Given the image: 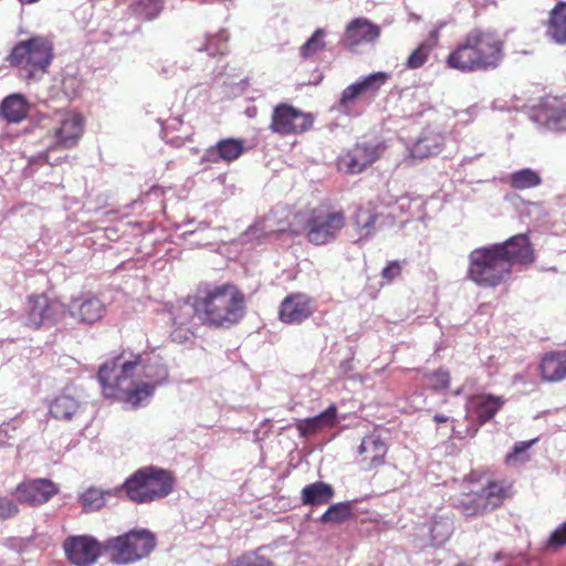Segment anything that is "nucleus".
<instances>
[{
    "label": "nucleus",
    "mask_w": 566,
    "mask_h": 566,
    "mask_svg": "<svg viewBox=\"0 0 566 566\" xmlns=\"http://www.w3.org/2000/svg\"><path fill=\"white\" fill-rule=\"evenodd\" d=\"M136 368L134 361H126L124 353L101 365L97 378L104 396L117 398L134 409L148 403L156 389L134 376Z\"/></svg>",
    "instance_id": "1"
},
{
    "label": "nucleus",
    "mask_w": 566,
    "mask_h": 566,
    "mask_svg": "<svg viewBox=\"0 0 566 566\" xmlns=\"http://www.w3.org/2000/svg\"><path fill=\"white\" fill-rule=\"evenodd\" d=\"M191 311L205 325L230 328L245 315V296L233 284L216 285L196 298Z\"/></svg>",
    "instance_id": "2"
},
{
    "label": "nucleus",
    "mask_w": 566,
    "mask_h": 566,
    "mask_svg": "<svg viewBox=\"0 0 566 566\" xmlns=\"http://www.w3.org/2000/svg\"><path fill=\"white\" fill-rule=\"evenodd\" d=\"M174 486L175 478L169 471L149 465L130 474L122 485L115 488V494L124 493L129 501L145 504L165 499Z\"/></svg>",
    "instance_id": "3"
},
{
    "label": "nucleus",
    "mask_w": 566,
    "mask_h": 566,
    "mask_svg": "<svg viewBox=\"0 0 566 566\" xmlns=\"http://www.w3.org/2000/svg\"><path fill=\"white\" fill-rule=\"evenodd\" d=\"M447 63L462 72L486 70L495 64V33L491 30L474 29L463 43L452 51Z\"/></svg>",
    "instance_id": "4"
},
{
    "label": "nucleus",
    "mask_w": 566,
    "mask_h": 566,
    "mask_svg": "<svg viewBox=\"0 0 566 566\" xmlns=\"http://www.w3.org/2000/svg\"><path fill=\"white\" fill-rule=\"evenodd\" d=\"M104 553L117 565H128L147 557L156 547V536L149 530L134 528L104 542Z\"/></svg>",
    "instance_id": "5"
},
{
    "label": "nucleus",
    "mask_w": 566,
    "mask_h": 566,
    "mask_svg": "<svg viewBox=\"0 0 566 566\" xmlns=\"http://www.w3.org/2000/svg\"><path fill=\"white\" fill-rule=\"evenodd\" d=\"M53 60V43L46 36H32L17 43L9 56L12 65L20 66L21 76L31 80L45 73Z\"/></svg>",
    "instance_id": "6"
},
{
    "label": "nucleus",
    "mask_w": 566,
    "mask_h": 566,
    "mask_svg": "<svg viewBox=\"0 0 566 566\" xmlns=\"http://www.w3.org/2000/svg\"><path fill=\"white\" fill-rule=\"evenodd\" d=\"M535 261L534 249L526 234H517L497 243V285L512 279V266H526Z\"/></svg>",
    "instance_id": "7"
},
{
    "label": "nucleus",
    "mask_w": 566,
    "mask_h": 566,
    "mask_svg": "<svg viewBox=\"0 0 566 566\" xmlns=\"http://www.w3.org/2000/svg\"><path fill=\"white\" fill-rule=\"evenodd\" d=\"M65 314L66 306L62 302L41 294L28 297L24 313L20 318L23 325L38 329L41 326L55 325Z\"/></svg>",
    "instance_id": "8"
},
{
    "label": "nucleus",
    "mask_w": 566,
    "mask_h": 566,
    "mask_svg": "<svg viewBox=\"0 0 566 566\" xmlns=\"http://www.w3.org/2000/svg\"><path fill=\"white\" fill-rule=\"evenodd\" d=\"M470 483L472 486L468 488L455 501V506L467 516H473L484 513L489 507L493 510L495 503V482L490 478L481 475L475 479V473L471 474Z\"/></svg>",
    "instance_id": "9"
},
{
    "label": "nucleus",
    "mask_w": 566,
    "mask_h": 566,
    "mask_svg": "<svg viewBox=\"0 0 566 566\" xmlns=\"http://www.w3.org/2000/svg\"><path fill=\"white\" fill-rule=\"evenodd\" d=\"M530 119L552 132H566V99L545 96L532 106Z\"/></svg>",
    "instance_id": "10"
},
{
    "label": "nucleus",
    "mask_w": 566,
    "mask_h": 566,
    "mask_svg": "<svg viewBox=\"0 0 566 566\" xmlns=\"http://www.w3.org/2000/svg\"><path fill=\"white\" fill-rule=\"evenodd\" d=\"M345 226L343 211L315 212L307 221V239L310 242L321 245L335 240L337 233Z\"/></svg>",
    "instance_id": "11"
},
{
    "label": "nucleus",
    "mask_w": 566,
    "mask_h": 566,
    "mask_svg": "<svg viewBox=\"0 0 566 566\" xmlns=\"http://www.w3.org/2000/svg\"><path fill=\"white\" fill-rule=\"evenodd\" d=\"M312 125L313 117L311 114L282 103L273 109L270 128L276 134L290 135L306 132Z\"/></svg>",
    "instance_id": "12"
},
{
    "label": "nucleus",
    "mask_w": 566,
    "mask_h": 566,
    "mask_svg": "<svg viewBox=\"0 0 566 566\" xmlns=\"http://www.w3.org/2000/svg\"><path fill=\"white\" fill-rule=\"evenodd\" d=\"M103 545L91 535H72L63 542L65 555L75 566L94 564L104 552Z\"/></svg>",
    "instance_id": "13"
},
{
    "label": "nucleus",
    "mask_w": 566,
    "mask_h": 566,
    "mask_svg": "<svg viewBox=\"0 0 566 566\" xmlns=\"http://www.w3.org/2000/svg\"><path fill=\"white\" fill-rule=\"evenodd\" d=\"M468 279L481 286L495 285V243L469 254Z\"/></svg>",
    "instance_id": "14"
},
{
    "label": "nucleus",
    "mask_w": 566,
    "mask_h": 566,
    "mask_svg": "<svg viewBox=\"0 0 566 566\" xmlns=\"http://www.w3.org/2000/svg\"><path fill=\"white\" fill-rule=\"evenodd\" d=\"M386 145L380 140L357 143L342 159V164L350 174H360L384 154Z\"/></svg>",
    "instance_id": "15"
},
{
    "label": "nucleus",
    "mask_w": 566,
    "mask_h": 566,
    "mask_svg": "<svg viewBox=\"0 0 566 566\" xmlns=\"http://www.w3.org/2000/svg\"><path fill=\"white\" fill-rule=\"evenodd\" d=\"M126 361H134L137 368L134 376L147 385L157 387L168 380L169 371L166 364L158 356L143 358L140 355H126Z\"/></svg>",
    "instance_id": "16"
},
{
    "label": "nucleus",
    "mask_w": 566,
    "mask_h": 566,
    "mask_svg": "<svg viewBox=\"0 0 566 566\" xmlns=\"http://www.w3.org/2000/svg\"><path fill=\"white\" fill-rule=\"evenodd\" d=\"M315 312L314 301L303 293L287 295L280 305L279 318L289 325H300Z\"/></svg>",
    "instance_id": "17"
},
{
    "label": "nucleus",
    "mask_w": 566,
    "mask_h": 566,
    "mask_svg": "<svg viewBox=\"0 0 566 566\" xmlns=\"http://www.w3.org/2000/svg\"><path fill=\"white\" fill-rule=\"evenodd\" d=\"M59 492V486L49 479H32L20 483L15 495L20 503L32 506L50 501Z\"/></svg>",
    "instance_id": "18"
},
{
    "label": "nucleus",
    "mask_w": 566,
    "mask_h": 566,
    "mask_svg": "<svg viewBox=\"0 0 566 566\" xmlns=\"http://www.w3.org/2000/svg\"><path fill=\"white\" fill-rule=\"evenodd\" d=\"M389 75L386 72H375L360 77L355 83L347 86L339 98V111L346 112L348 106L359 96L369 94L375 95L384 86Z\"/></svg>",
    "instance_id": "19"
},
{
    "label": "nucleus",
    "mask_w": 566,
    "mask_h": 566,
    "mask_svg": "<svg viewBox=\"0 0 566 566\" xmlns=\"http://www.w3.org/2000/svg\"><path fill=\"white\" fill-rule=\"evenodd\" d=\"M84 129V119L77 113H66L53 129V144L55 147L69 149L74 147Z\"/></svg>",
    "instance_id": "20"
},
{
    "label": "nucleus",
    "mask_w": 566,
    "mask_h": 566,
    "mask_svg": "<svg viewBox=\"0 0 566 566\" xmlns=\"http://www.w3.org/2000/svg\"><path fill=\"white\" fill-rule=\"evenodd\" d=\"M244 150L243 142L237 138H224L216 145L207 148L200 157V165L205 170L212 165L224 161L230 163L238 159Z\"/></svg>",
    "instance_id": "21"
},
{
    "label": "nucleus",
    "mask_w": 566,
    "mask_h": 566,
    "mask_svg": "<svg viewBox=\"0 0 566 566\" xmlns=\"http://www.w3.org/2000/svg\"><path fill=\"white\" fill-rule=\"evenodd\" d=\"M380 29L367 19H354L346 28L343 43L350 50L363 43H371L378 39Z\"/></svg>",
    "instance_id": "22"
},
{
    "label": "nucleus",
    "mask_w": 566,
    "mask_h": 566,
    "mask_svg": "<svg viewBox=\"0 0 566 566\" xmlns=\"http://www.w3.org/2000/svg\"><path fill=\"white\" fill-rule=\"evenodd\" d=\"M66 313L80 323L93 324L103 317L105 306L95 296L78 297L72 300L66 308Z\"/></svg>",
    "instance_id": "23"
},
{
    "label": "nucleus",
    "mask_w": 566,
    "mask_h": 566,
    "mask_svg": "<svg viewBox=\"0 0 566 566\" xmlns=\"http://www.w3.org/2000/svg\"><path fill=\"white\" fill-rule=\"evenodd\" d=\"M284 209L275 208L256 221L248 231V235L261 239L272 234L285 232L290 222L286 220Z\"/></svg>",
    "instance_id": "24"
},
{
    "label": "nucleus",
    "mask_w": 566,
    "mask_h": 566,
    "mask_svg": "<svg viewBox=\"0 0 566 566\" xmlns=\"http://www.w3.org/2000/svg\"><path fill=\"white\" fill-rule=\"evenodd\" d=\"M388 448L385 441L375 434L366 436L358 447V453L361 455L360 462L366 470H371L384 463Z\"/></svg>",
    "instance_id": "25"
},
{
    "label": "nucleus",
    "mask_w": 566,
    "mask_h": 566,
    "mask_svg": "<svg viewBox=\"0 0 566 566\" xmlns=\"http://www.w3.org/2000/svg\"><path fill=\"white\" fill-rule=\"evenodd\" d=\"M444 145V136L431 128H426L410 148L413 159H424L438 155Z\"/></svg>",
    "instance_id": "26"
},
{
    "label": "nucleus",
    "mask_w": 566,
    "mask_h": 566,
    "mask_svg": "<svg viewBox=\"0 0 566 566\" xmlns=\"http://www.w3.org/2000/svg\"><path fill=\"white\" fill-rule=\"evenodd\" d=\"M542 378L549 382L562 381L566 378V350H551L539 363Z\"/></svg>",
    "instance_id": "27"
},
{
    "label": "nucleus",
    "mask_w": 566,
    "mask_h": 566,
    "mask_svg": "<svg viewBox=\"0 0 566 566\" xmlns=\"http://www.w3.org/2000/svg\"><path fill=\"white\" fill-rule=\"evenodd\" d=\"M49 412L56 420L71 421L82 412V405L75 397L62 394L51 401Z\"/></svg>",
    "instance_id": "28"
},
{
    "label": "nucleus",
    "mask_w": 566,
    "mask_h": 566,
    "mask_svg": "<svg viewBox=\"0 0 566 566\" xmlns=\"http://www.w3.org/2000/svg\"><path fill=\"white\" fill-rule=\"evenodd\" d=\"M495 413V397L493 395H480L472 397L467 403V415L481 424L490 420Z\"/></svg>",
    "instance_id": "29"
},
{
    "label": "nucleus",
    "mask_w": 566,
    "mask_h": 566,
    "mask_svg": "<svg viewBox=\"0 0 566 566\" xmlns=\"http://www.w3.org/2000/svg\"><path fill=\"white\" fill-rule=\"evenodd\" d=\"M335 494L334 488L322 481L305 485L301 492V500L304 505L318 506L329 503Z\"/></svg>",
    "instance_id": "30"
},
{
    "label": "nucleus",
    "mask_w": 566,
    "mask_h": 566,
    "mask_svg": "<svg viewBox=\"0 0 566 566\" xmlns=\"http://www.w3.org/2000/svg\"><path fill=\"white\" fill-rule=\"evenodd\" d=\"M29 104L22 94H11L0 104V114L8 123H20L28 115Z\"/></svg>",
    "instance_id": "31"
},
{
    "label": "nucleus",
    "mask_w": 566,
    "mask_h": 566,
    "mask_svg": "<svg viewBox=\"0 0 566 566\" xmlns=\"http://www.w3.org/2000/svg\"><path fill=\"white\" fill-rule=\"evenodd\" d=\"M547 34L558 44H566V2H558L551 11Z\"/></svg>",
    "instance_id": "32"
},
{
    "label": "nucleus",
    "mask_w": 566,
    "mask_h": 566,
    "mask_svg": "<svg viewBox=\"0 0 566 566\" xmlns=\"http://www.w3.org/2000/svg\"><path fill=\"white\" fill-rule=\"evenodd\" d=\"M430 536L432 546H440L446 543L453 532V523L449 516L434 515L430 523L423 526Z\"/></svg>",
    "instance_id": "33"
},
{
    "label": "nucleus",
    "mask_w": 566,
    "mask_h": 566,
    "mask_svg": "<svg viewBox=\"0 0 566 566\" xmlns=\"http://www.w3.org/2000/svg\"><path fill=\"white\" fill-rule=\"evenodd\" d=\"M337 421V408L334 403L329 405L321 413L305 419L298 429L303 436L314 433L325 427H333Z\"/></svg>",
    "instance_id": "34"
},
{
    "label": "nucleus",
    "mask_w": 566,
    "mask_h": 566,
    "mask_svg": "<svg viewBox=\"0 0 566 566\" xmlns=\"http://www.w3.org/2000/svg\"><path fill=\"white\" fill-rule=\"evenodd\" d=\"M502 180L506 181L513 189L524 190L542 185V177L532 168H522L507 175Z\"/></svg>",
    "instance_id": "35"
},
{
    "label": "nucleus",
    "mask_w": 566,
    "mask_h": 566,
    "mask_svg": "<svg viewBox=\"0 0 566 566\" xmlns=\"http://www.w3.org/2000/svg\"><path fill=\"white\" fill-rule=\"evenodd\" d=\"M164 3L165 0H130L128 10L139 20L151 21L160 14Z\"/></svg>",
    "instance_id": "36"
},
{
    "label": "nucleus",
    "mask_w": 566,
    "mask_h": 566,
    "mask_svg": "<svg viewBox=\"0 0 566 566\" xmlns=\"http://www.w3.org/2000/svg\"><path fill=\"white\" fill-rule=\"evenodd\" d=\"M353 516V503L346 501L329 505V507L319 516L318 521L323 524H342L350 520Z\"/></svg>",
    "instance_id": "37"
},
{
    "label": "nucleus",
    "mask_w": 566,
    "mask_h": 566,
    "mask_svg": "<svg viewBox=\"0 0 566 566\" xmlns=\"http://www.w3.org/2000/svg\"><path fill=\"white\" fill-rule=\"evenodd\" d=\"M105 495L119 496L120 494H115V489L106 492L97 488L87 489L80 496L83 511L94 512L102 509L105 505Z\"/></svg>",
    "instance_id": "38"
},
{
    "label": "nucleus",
    "mask_w": 566,
    "mask_h": 566,
    "mask_svg": "<svg viewBox=\"0 0 566 566\" xmlns=\"http://www.w3.org/2000/svg\"><path fill=\"white\" fill-rule=\"evenodd\" d=\"M538 438L526 441H517L512 450L505 455L504 462L510 467H518L530 461L528 450L538 442Z\"/></svg>",
    "instance_id": "39"
},
{
    "label": "nucleus",
    "mask_w": 566,
    "mask_h": 566,
    "mask_svg": "<svg viewBox=\"0 0 566 566\" xmlns=\"http://www.w3.org/2000/svg\"><path fill=\"white\" fill-rule=\"evenodd\" d=\"M379 218L380 214L360 207L355 213L354 223L358 230L365 231V237H368L378 229L377 221Z\"/></svg>",
    "instance_id": "40"
},
{
    "label": "nucleus",
    "mask_w": 566,
    "mask_h": 566,
    "mask_svg": "<svg viewBox=\"0 0 566 566\" xmlns=\"http://www.w3.org/2000/svg\"><path fill=\"white\" fill-rule=\"evenodd\" d=\"M326 35V31L322 28H318L314 31V33L305 41V43L300 48V55L307 60L314 56L316 53L322 52L326 48V43L324 38Z\"/></svg>",
    "instance_id": "41"
},
{
    "label": "nucleus",
    "mask_w": 566,
    "mask_h": 566,
    "mask_svg": "<svg viewBox=\"0 0 566 566\" xmlns=\"http://www.w3.org/2000/svg\"><path fill=\"white\" fill-rule=\"evenodd\" d=\"M270 545H262L254 551L247 552L239 556L233 565L234 566H275L272 560L262 555V552L270 549Z\"/></svg>",
    "instance_id": "42"
},
{
    "label": "nucleus",
    "mask_w": 566,
    "mask_h": 566,
    "mask_svg": "<svg viewBox=\"0 0 566 566\" xmlns=\"http://www.w3.org/2000/svg\"><path fill=\"white\" fill-rule=\"evenodd\" d=\"M228 34L220 31L213 35L207 36L205 45L197 48L198 52H207L210 56L223 54L227 50Z\"/></svg>",
    "instance_id": "43"
},
{
    "label": "nucleus",
    "mask_w": 566,
    "mask_h": 566,
    "mask_svg": "<svg viewBox=\"0 0 566 566\" xmlns=\"http://www.w3.org/2000/svg\"><path fill=\"white\" fill-rule=\"evenodd\" d=\"M423 377L426 385L436 391L447 389L450 385V374L443 368L427 373Z\"/></svg>",
    "instance_id": "44"
},
{
    "label": "nucleus",
    "mask_w": 566,
    "mask_h": 566,
    "mask_svg": "<svg viewBox=\"0 0 566 566\" xmlns=\"http://www.w3.org/2000/svg\"><path fill=\"white\" fill-rule=\"evenodd\" d=\"M429 44H419L408 56L406 67L416 70L421 67L429 57L430 54Z\"/></svg>",
    "instance_id": "45"
},
{
    "label": "nucleus",
    "mask_w": 566,
    "mask_h": 566,
    "mask_svg": "<svg viewBox=\"0 0 566 566\" xmlns=\"http://www.w3.org/2000/svg\"><path fill=\"white\" fill-rule=\"evenodd\" d=\"M181 125H182V123L179 118H172L163 126L161 134H163V138L166 140V143L172 145L174 147H180L185 144L187 136L169 137V133L171 130H177L178 127Z\"/></svg>",
    "instance_id": "46"
},
{
    "label": "nucleus",
    "mask_w": 566,
    "mask_h": 566,
    "mask_svg": "<svg viewBox=\"0 0 566 566\" xmlns=\"http://www.w3.org/2000/svg\"><path fill=\"white\" fill-rule=\"evenodd\" d=\"M546 546L559 548L566 546V521L559 524L548 536Z\"/></svg>",
    "instance_id": "47"
},
{
    "label": "nucleus",
    "mask_w": 566,
    "mask_h": 566,
    "mask_svg": "<svg viewBox=\"0 0 566 566\" xmlns=\"http://www.w3.org/2000/svg\"><path fill=\"white\" fill-rule=\"evenodd\" d=\"M19 512L18 505L12 499H9L7 496L0 497V518L7 520L14 515H17Z\"/></svg>",
    "instance_id": "48"
},
{
    "label": "nucleus",
    "mask_w": 566,
    "mask_h": 566,
    "mask_svg": "<svg viewBox=\"0 0 566 566\" xmlns=\"http://www.w3.org/2000/svg\"><path fill=\"white\" fill-rule=\"evenodd\" d=\"M515 490L512 482L497 480V506L506 499L514 495Z\"/></svg>",
    "instance_id": "49"
},
{
    "label": "nucleus",
    "mask_w": 566,
    "mask_h": 566,
    "mask_svg": "<svg viewBox=\"0 0 566 566\" xmlns=\"http://www.w3.org/2000/svg\"><path fill=\"white\" fill-rule=\"evenodd\" d=\"M207 226H203V224H200V227L198 229H195V230H186L182 232V237L185 239H188V238H192V237H196L195 240L190 241L191 244H206L207 243V240L206 238H202V232H205L207 230Z\"/></svg>",
    "instance_id": "50"
},
{
    "label": "nucleus",
    "mask_w": 566,
    "mask_h": 566,
    "mask_svg": "<svg viewBox=\"0 0 566 566\" xmlns=\"http://www.w3.org/2000/svg\"><path fill=\"white\" fill-rule=\"evenodd\" d=\"M187 69H188L187 65L178 66L176 62H169V63H165L161 66L160 73L165 77L170 78V77L177 76L179 71L185 73L187 71Z\"/></svg>",
    "instance_id": "51"
},
{
    "label": "nucleus",
    "mask_w": 566,
    "mask_h": 566,
    "mask_svg": "<svg viewBox=\"0 0 566 566\" xmlns=\"http://www.w3.org/2000/svg\"><path fill=\"white\" fill-rule=\"evenodd\" d=\"M401 273V266L397 261L389 262L381 272V276L388 281H391L399 276Z\"/></svg>",
    "instance_id": "52"
},
{
    "label": "nucleus",
    "mask_w": 566,
    "mask_h": 566,
    "mask_svg": "<svg viewBox=\"0 0 566 566\" xmlns=\"http://www.w3.org/2000/svg\"><path fill=\"white\" fill-rule=\"evenodd\" d=\"M439 30L440 28H437L434 30H432L427 40H424L421 44H429V50L431 51L438 43V40H439Z\"/></svg>",
    "instance_id": "53"
},
{
    "label": "nucleus",
    "mask_w": 566,
    "mask_h": 566,
    "mask_svg": "<svg viewBox=\"0 0 566 566\" xmlns=\"http://www.w3.org/2000/svg\"><path fill=\"white\" fill-rule=\"evenodd\" d=\"M188 334H189L188 329L185 331L182 328H178L171 333V338L174 342L182 343V342H186L189 339Z\"/></svg>",
    "instance_id": "54"
},
{
    "label": "nucleus",
    "mask_w": 566,
    "mask_h": 566,
    "mask_svg": "<svg viewBox=\"0 0 566 566\" xmlns=\"http://www.w3.org/2000/svg\"><path fill=\"white\" fill-rule=\"evenodd\" d=\"M36 163H46L49 165H53V163L50 160V155L48 151L40 153L38 156H34L30 159L31 165Z\"/></svg>",
    "instance_id": "55"
},
{
    "label": "nucleus",
    "mask_w": 566,
    "mask_h": 566,
    "mask_svg": "<svg viewBox=\"0 0 566 566\" xmlns=\"http://www.w3.org/2000/svg\"><path fill=\"white\" fill-rule=\"evenodd\" d=\"M396 203L397 208L402 212L407 211V209L410 207V200L408 199V197H400Z\"/></svg>",
    "instance_id": "56"
},
{
    "label": "nucleus",
    "mask_w": 566,
    "mask_h": 566,
    "mask_svg": "<svg viewBox=\"0 0 566 566\" xmlns=\"http://www.w3.org/2000/svg\"><path fill=\"white\" fill-rule=\"evenodd\" d=\"M10 438L7 428L0 426V446H4Z\"/></svg>",
    "instance_id": "57"
},
{
    "label": "nucleus",
    "mask_w": 566,
    "mask_h": 566,
    "mask_svg": "<svg viewBox=\"0 0 566 566\" xmlns=\"http://www.w3.org/2000/svg\"><path fill=\"white\" fill-rule=\"evenodd\" d=\"M11 542V545L10 547L11 548H14V549H21V546L24 544L23 539H17V538H12L10 539Z\"/></svg>",
    "instance_id": "58"
},
{
    "label": "nucleus",
    "mask_w": 566,
    "mask_h": 566,
    "mask_svg": "<svg viewBox=\"0 0 566 566\" xmlns=\"http://www.w3.org/2000/svg\"><path fill=\"white\" fill-rule=\"evenodd\" d=\"M433 420L438 423H442V422H447L449 420V417L444 416V415H436L433 417Z\"/></svg>",
    "instance_id": "59"
},
{
    "label": "nucleus",
    "mask_w": 566,
    "mask_h": 566,
    "mask_svg": "<svg viewBox=\"0 0 566 566\" xmlns=\"http://www.w3.org/2000/svg\"><path fill=\"white\" fill-rule=\"evenodd\" d=\"M480 6H488L494 3V0H475Z\"/></svg>",
    "instance_id": "60"
},
{
    "label": "nucleus",
    "mask_w": 566,
    "mask_h": 566,
    "mask_svg": "<svg viewBox=\"0 0 566 566\" xmlns=\"http://www.w3.org/2000/svg\"><path fill=\"white\" fill-rule=\"evenodd\" d=\"M504 403V399L501 396H497V411L502 408Z\"/></svg>",
    "instance_id": "61"
},
{
    "label": "nucleus",
    "mask_w": 566,
    "mask_h": 566,
    "mask_svg": "<svg viewBox=\"0 0 566 566\" xmlns=\"http://www.w3.org/2000/svg\"><path fill=\"white\" fill-rule=\"evenodd\" d=\"M185 323H186L185 321H177V318H176V317H174V324H176V325H180V326H181V325H184Z\"/></svg>",
    "instance_id": "62"
},
{
    "label": "nucleus",
    "mask_w": 566,
    "mask_h": 566,
    "mask_svg": "<svg viewBox=\"0 0 566 566\" xmlns=\"http://www.w3.org/2000/svg\"><path fill=\"white\" fill-rule=\"evenodd\" d=\"M496 52H497V56L500 55V52H501V43L497 41V49H496Z\"/></svg>",
    "instance_id": "63"
},
{
    "label": "nucleus",
    "mask_w": 566,
    "mask_h": 566,
    "mask_svg": "<svg viewBox=\"0 0 566 566\" xmlns=\"http://www.w3.org/2000/svg\"><path fill=\"white\" fill-rule=\"evenodd\" d=\"M459 566H468V565L461 564V565H459Z\"/></svg>",
    "instance_id": "64"
}]
</instances>
